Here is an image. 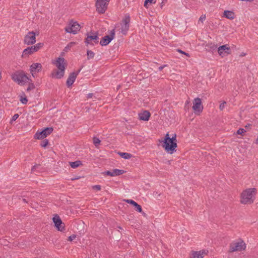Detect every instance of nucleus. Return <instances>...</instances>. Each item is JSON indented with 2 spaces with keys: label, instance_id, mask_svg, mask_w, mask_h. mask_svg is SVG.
I'll use <instances>...</instances> for the list:
<instances>
[{
  "label": "nucleus",
  "instance_id": "9d476101",
  "mask_svg": "<svg viewBox=\"0 0 258 258\" xmlns=\"http://www.w3.org/2000/svg\"><path fill=\"white\" fill-rule=\"evenodd\" d=\"M192 108L196 114H199L202 112L203 106L202 104V101L200 98L198 97L194 100Z\"/></svg>",
  "mask_w": 258,
  "mask_h": 258
},
{
  "label": "nucleus",
  "instance_id": "f3484780",
  "mask_svg": "<svg viewBox=\"0 0 258 258\" xmlns=\"http://www.w3.org/2000/svg\"><path fill=\"white\" fill-rule=\"evenodd\" d=\"M42 70V65L40 63H33L30 67V73L34 78L36 73L40 72Z\"/></svg>",
  "mask_w": 258,
  "mask_h": 258
},
{
  "label": "nucleus",
  "instance_id": "2eb2a0df",
  "mask_svg": "<svg viewBox=\"0 0 258 258\" xmlns=\"http://www.w3.org/2000/svg\"><path fill=\"white\" fill-rule=\"evenodd\" d=\"M218 52L222 57L229 54L231 52L230 47L227 45H223L218 48Z\"/></svg>",
  "mask_w": 258,
  "mask_h": 258
},
{
  "label": "nucleus",
  "instance_id": "864d4df0",
  "mask_svg": "<svg viewBox=\"0 0 258 258\" xmlns=\"http://www.w3.org/2000/svg\"><path fill=\"white\" fill-rule=\"evenodd\" d=\"M63 54H64V52H61L60 55H61V56H63Z\"/></svg>",
  "mask_w": 258,
  "mask_h": 258
},
{
  "label": "nucleus",
  "instance_id": "a211bd4d",
  "mask_svg": "<svg viewBox=\"0 0 258 258\" xmlns=\"http://www.w3.org/2000/svg\"><path fill=\"white\" fill-rule=\"evenodd\" d=\"M208 253L207 250H202L200 251H192L190 258H203L205 255H207Z\"/></svg>",
  "mask_w": 258,
  "mask_h": 258
},
{
  "label": "nucleus",
  "instance_id": "f8f14e48",
  "mask_svg": "<svg viewBox=\"0 0 258 258\" xmlns=\"http://www.w3.org/2000/svg\"><path fill=\"white\" fill-rule=\"evenodd\" d=\"M35 35L34 31L29 32L24 38V43L27 45L34 44L36 42Z\"/></svg>",
  "mask_w": 258,
  "mask_h": 258
},
{
  "label": "nucleus",
  "instance_id": "a19ab883",
  "mask_svg": "<svg viewBox=\"0 0 258 258\" xmlns=\"http://www.w3.org/2000/svg\"><path fill=\"white\" fill-rule=\"evenodd\" d=\"M40 166V164H35V165H34L32 167V169H31V172H34L35 171V170L38 168L39 166Z\"/></svg>",
  "mask_w": 258,
  "mask_h": 258
},
{
  "label": "nucleus",
  "instance_id": "0eeeda50",
  "mask_svg": "<svg viewBox=\"0 0 258 258\" xmlns=\"http://www.w3.org/2000/svg\"><path fill=\"white\" fill-rule=\"evenodd\" d=\"M81 28L80 24L77 22H74L73 20L69 22V26L65 28V31L67 33L76 34L80 31Z\"/></svg>",
  "mask_w": 258,
  "mask_h": 258
},
{
  "label": "nucleus",
  "instance_id": "393cba45",
  "mask_svg": "<svg viewBox=\"0 0 258 258\" xmlns=\"http://www.w3.org/2000/svg\"><path fill=\"white\" fill-rule=\"evenodd\" d=\"M33 53V52L32 50L31 49L30 47H27V48L25 49L23 52L22 56L25 57L26 56H28L30 54H31Z\"/></svg>",
  "mask_w": 258,
  "mask_h": 258
},
{
  "label": "nucleus",
  "instance_id": "20e7f679",
  "mask_svg": "<svg viewBox=\"0 0 258 258\" xmlns=\"http://www.w3.org/2000/svg\"><path fill=\"white\" fill-rule=\"evenodd\" d=\"M12 79L19 85H24L29 82L30 79L23 71H17L12 75Z\"/></svg>",
  "mask_w": 258,
  "mask_h": 258
},
{
  "label": "nucleus",
  "instance_id": "423d86ee",
  "mask_svg": "<svg viewBox=\"0 0 258 258\" xmlns=\"http://www.w3.org/2000/svg\"><path fill=\"white\" fill-rule=\"evenodd\" d=\"M110 0H97L95 3L96 11L100 14H104L107 9Z\"/></svg>",
  "mask_w": 258,
  "mask_h": 258
},
{
  "label": "nucleus",
  "instance_id": "c756f323",
  "mask_svg": "<svg viewBox=\"0 0 258 258\" xmlns=\"http://www.w3.org/2000/svg\"><path fill=\"white\" fill-rule=\"evenodd\" d=\"M87 55L88 59L92 58L94 56V53L90 50H88L87 51Z\"/></svg>",
  "mask_w": 258,
  "mask_h": 258
},
{
  "label": "nucleus",
  "instance_id": "ea45409f",
  "mask_svg": "<svg viewBox=\"0 0 258 258\" xmlns=\"http://www.w3.org/2000/svg\"><path fill=\"white\" fill-rule=\"evenodd\" d=\"M92 189L100 190L101 189V186L100 185H95L92 186Z\"/></svg>",
  "mask_w": 258,
  "mask_h": 258
},
{
  "label": "nucleus",
  "instance_id": "bb28decb",
  "mask_svg": "<svg viewBox=\"0 0 258 258\" xmlns=\"http://www.w3.org/2000/svg\"><path fill=\"white\" fill-rule=\"evenodd\" d=\"M156 0H145L144 2V7L148 8L149 6L152 4H155Z\"/></svg>",
  "mask_w": 258,
  "mask_h": 258
},
{
  "label": "nucleus",
  "instance_id": "39448f33",
  "mask_svg": "<svg viewBox=\"0 0 258 258\" xmlns=\"http://www.w3.org/2000/svg\"><path fill=\"white\" fill-rule=\"evenodd\" d=\"M246 244L243 240L239 239L238 241H233L230 244L229 252L241 251L245 250Z\"/></svg>",
  "mask_w": 258,
  "mask_h": 258
},
{
  "label": "nucleus",
  "instance_id": "b1692460",
  "mask_svg": "<svg viewBox=\"0 0 258 258\" xmlns=\"http://www.w3.org/2000/svg\"><path fill=\"white\" fill-rule=\"evenodd\" d=\"M118 154L121 158L125 159H130L132 157V155L128 153L119 152Z\"/></svg>",
  "mask_w": 258,
  "mask_h": 258
},
{
  "label": "nucleus",
  "instance_id": "ddd939ff",
  "mask_svg": "<svg viewBox=\"0 0 258 258\" xmlns=\"http://www.w3.org/2000/svg\"><path fill=\"white\" fill-rule=\"evenodd\" d=\"M82 68L83 67H82L79 70H78L76 72H74L70 74L66 82V84L68 87H71L74 83L78 75L81 72Z\"/></svg>",
  "mask_w": 258,
  "mask_h": 258
},
{
  "label": "nucleus",
  "instance_id": "cd10ccee",
  "mask_svg": "<svg viewBox=\"0 0 258 258\" xmlns=\"http://www.w3.org/2000/svg\"><path fill=\"white\" fill-rule=\"evenodd\" d=\"M30 82H29L28 84V87L27 89V91L29 92L30 91L32 90H33L35 89V87L33 83H32V80L30 79Z\"/></svg>",
  "mask_w": 258,
  "mask_h": 258
},
{
  "label": "nucleus",
  "instance_id": "72a5a7b5",
  "mask_svg": "<svg viewBox=\"0 0 258 258\" xmlns=\"http://www.w3.org/2000/svg\"><path fill=\"white\" fill-rule=\"evenodd\" d=\"M75 44V42H70L69 44H68L67 45V46H66L64 47V51L67 52L70 49V48Z\"/></svg>",
  "mask_w": 258,
  "mask_h": 258
},
{
  "label": "nucleus",
  "instance_id": "412c9836",
  "mask_svg": "<svg viewBox=\"0 0 258 258\" xmlns=\"http://www.w3.org/2000/svg\"><path fill=\"white\" fill-rule=\"evenodd\" d=\"M223 17L229 20H233L235 18V14L233 11L225 10L223 13Z\"/></svg>",
  "mask_w": 258,
  "mask_h": 258
},
{
  "label": "nucleus",
  "instance_id": "f03ea898",
  "mask_svg": "<svg viewBox=\"0 0 258 258\" xmlns=\"http://www.w3.org/2000/svg\"><path fill=\"white\" fill-rule=\"evenodd\" d=\"M53 63L57 67L58 70L54 71L52 74V77L56 79H61L64 75V70L67 66V61L63 57H59Z\"/></svg>",
  "mask_w": 258,
  "mask_h": 258
},
{
  "label": "nucleus",
  "instance_id": "e433bc0d",
  "mask_svg": "<svg viewBox=\"0 0 258 258\" xmlns=\"http://www.w3.org/2000/svg\"><path fill=\"white\" fill-rule=\"evenodd\" d=\"M245 131L243 128H239L237 131V134L238 135H242Z\"/></svg>",
  "mask_w": 258,
  "mask_h": 258
},
{
  "label": "nucleus",
  "instance_id": "a18cd8bd",
  "mask_svg": "<svg viewBox=\"0 0 258 258\" xmlns=\"http://www.w3.org/2000/svg\"><path fill=\"white\" fill-rule=\"evenodd\" d=\"M177 51L179 52H180V53H182V54H183L184 52L183 51L181 50V49H177Z\"/></svg>",
  "mask_w": 258,
  "mask_h": 258
},
{
  "label": "nucleus",
  "instance_id": "37998d69",
  "mask_svg": "<svg viewBox=\"0 0 258 258\" xmlns=\"http://www.w3.org/2000/svg\"><path fill=\"white\" fill-rule=\"evenodd\" d=\"M166 66H167V65H165H165H163V66H160V67L159 68V70L160 71H161L163 69V68H165V67H166Z\"/></svg>",
  "mask_w": 258,
  "mask_h": 258
},
{
  "label": "nucleus",
  "instance_id": "4468645a",
  "mask_svg": "<svg viewBox=\"0 0 258 258\" xmlns=\"http://www.w3.org/2000/svg\"><path fill=\"white\" fill-rule=\"evenodd\" d=\"M53 221L55 227L58 231H62L64 230V224L62 223L59 216L55 215L53 218Z\"/></svg>",
  "mask_w": 258,
  "mask_h": 258
},
{
  "label": "nucleus",
  "instance_id": "6e6552de",
  "mask_svg": "<svg viewBox=\"0 0 258 258\" xmlns=\"http://www.w3.org/2000/svg\"><path fill=\"white\" fill-rule=\"evenodd\" d=\"M53 130L52 127H46L40 132H37L35 134L34 138L39 140L43 139L44 138L46 137L48 135H50L52 132Z\"/></svg>",
  "mask_w": 258,
  "mask_h": 258
},
{
  "label": "nucleus",
  "instance_id": "1a4fd4ad",
  "mask_svg": "<svg viewBox=\"0 0 258 258\" xmlns=\"http://www.w3.org/2000/svg\"><path fill=\"white\" fill-rule=\"evenodd\" d=\"M115 30L112 29L110 32V35H105L103 37L100 41V44L101 46H106L108 45L114 38Z\"/></svg>",
  "mask_w": 258,
  "mask_h": 258
},
{
  "label": "nucleus",
  "instance_id": "5fc2aeb1",
  "mask_svg": "<svg viewBox=\"0 0 258 258\" xmlns=\"http://www.w3.org/2000/svg\"><path fill=\"white\" fill-rule=\"evenodd\" d=\"M75 178H78V179H79V177H75Z\"/></svg>",
  "mask_w": 258,
  "mask_h": 258
},
{
  "label": "nucleus",
  "instance_id": "de8ad7c7",
  "mask_svg": "<svg viewBox=\"0 0 258 258\" xmlns=\"http://www.w3.org/2000/svg\"><path fill=\"white\" fill-rule=\"evenodd\" d=\"M183 54L185 55L186 56H188V57H189V56H190V55H189V53H186V52H184Z\"/></svg>",
  "mask_w": 258,
  "mask_h": 258
},
{
  "label": "nucleus",
  "instance_id": "c03bdc74",
  "mask_svg": "<svg viewBox=\"0 0 258 258\" xmlns=\"http://www.w3.org/2000/svg\"><path fill=\"white\" fill-rule=\"evenodd\" d=\"M93 96V94L92 93H89L88 95H87V98H92Z\"/></svg>",
  "mask_w": 258,
  "mask_h": 258
},
{
  "label": "nucleus",
  "instance_id": "09e8293b",
  "mask_svg": "<svg viewBox=\"0 0 258 258\" xmlns=\"http://www.w3.org/2000/svg\"><path fill=\"white\" fill-rule=\"evenodd\" d=\"M254 143L256 144H258V136L257 137V138L256 139Z\"/></svg>",
  "mask_w": 258,
  "mask_h": 258
},
{
  "label": "nucleus",
  "instance_id": "c85d7f7f",
  "mask_svg": "<svg viewBox=\"0 0 258 258\" xmlns=\"http://www.w3.org/2000/svg\"><path fill=\"white\" fill-rule=\"evenodd\" d=\"M93 142L96 147H97L100 143V140L99 138L94 137L93 138Z\"/></svg>",
  "mask_w": 258,
  "mask_h": 258
},
{
  "label": "nucleus",
  "instance_id": "7ed1b4c3",
  "mask_svg": "<svg viewBox=\"0 0 258 258\" xmlns=\"http://www.w3.org/2000/svg\"><path fill=\"white\" fill-rule=\"evenodd\" d=\"M256 192L255 188H249L243 191L241 194L240 202L243 204H250L254 201V196Z\"/></svg>",
  "mask_w": 258,
  "mask_h": 258
},
{
  "label": "nucleus",
  "instance_id": "58836bf2",
  "mask_svg": "<svg viewBox=\"0 0 258 258\" xmlns=\"http://www.w3.org/2000/svg\"><path fill=\"white\" fill-rule=\"evenodd\" d=\"M226 103V102L225 101H223L222 103H221L220 104V106H219V109L220 110H223L224 108V106H225V104Z\"/></svg>",
  "mask_w": 258,
  "mask_h": 258
},
{
  "label": "nucleus",
  "instance_id": "dca6fc26",
  "mask_svg": "<svg viewBox=\"0 0 258 258\" xmlns=\"http://www.w3.org/2000/svg\"><path fill=\"white\" fill-rule=\"evenodd\" d=\"M126 171L123 170L113 169L112 171L107 170L102 172V174L104 175L115 176L123 174Z\"/></svg>",
  "mask_w": 258,
  "mask_h": 258
},
{
  "label": "nucleus",
  "instance_id": "603ef678",
  "mask_svg": "<svg viewBox=\"0 0 258 258\" xmlns=\"http://www.w3.org/2000/svg\"><path fill=\"white\" fill-rule=\"evenodd\" d=\"M76 179H78V178H72V180H76Z\"/></svg>",
  "mask_w": 258,
  "mask_h": 258
},
{
  "label": "nucleus",
  "instance_id": "c9c22d12",
  "mask_svg": "<svg viewBox=\"0 0 258 258\" xmlns=\"http://www.w3.org/2000/svg\"><path fill=\"white\" fill-rule=\"evenodd\" d=\"M206 20V15L203 14L201 16L199 21L203 22Z\"/></svg>",
  "mask_w": 258,
  "mask_h": 258
},
{
  "label": "nucleus",
  "instance_id": "9b49d317",
  "mask_svg": "<svg viewBox=\"0 0 258 258\" xmlns=\"http://www.w3.org/2000/svg\"><path fill=\"white\" fill-rule=\"evenodd\" d=\"M130 17L129 15H126L124 18L122 20L121 32L125 35L128 31L130 27Z\"/></svg>",
  "mask_w": 258,
  "mask_h": 258
},
{
  "label": "nucleus",
  "instance_id": "4be33fe9",
  "mask_svg": "<svg viewBox=\"0 0 258 258\" xmlns=\"http://www.w3.org/2000/svg\"><path fill=\"white\" fill-rule=\"evenodd\" d=\"M43 46V43H38L36 44L35 45L32 46L30 47L32 50L33 53L34 52L37 51L40 48H41Z\"/></svg>",
  "mask_w": 258,
  "mask_h": 258
},
{
  "label": "nucleus",
  "instance_id": "7c9ffc66",
  "mask_svg": "<svg viewBox=\"0 0 258 258\" xmlns=\"http://www.w3.org/2000/svg\"><path fill=\"white\" fill-rule=\"evenodd\" d=\"M136 208V210L139 213H142V208L141 206L139 205L137 203H136L134 206Z\"/></svg>",
  "mask_w": 258,
  "mask_h": 258
},
{
  "label": "nucleus",
  "instance_id": "f257e3e1",
  "mask_svg": "<svg viewBox=\"0 0 258 258\" xmlns=\"http://www.w3.org/2000/svg\"><path fill=\"white\" fill-rule=\"evenodd\" d=\"M160 143H163L162 147L169 154H172L177 147L176 135L174 134L171 138L169 133H167L163 140H159Z\"/></svg>",
  "mask_w": 258,
  "mask_h": 258
},
{
  "label": "nucleus",
  "instance_id": "473e14b6",
  "mask_svg": "<svg viewBox=\"0 0 258 258\" xmlns=\"http://www.w3.org/2000/svg\"><path fill=\"white\" fill-rule=\"evenodd\" d=\"M48 140L47 139H44L41 142L40 145L42 147L45 148L48 145Z\"/></svg>",
  "mask_w": 258,
  "mask_h": 258
},
{
  "label": "nucleus",
  "instance_id": "79ce46f5",
  "mask_svg": "<svg viewBox=\"0 0 258 258\" xmlns=\"http://www.w3.org/2000/svg\"><path fill=\"white\" fill-rule=\"evenodd\" d=\"M19 115L18 114H15L11 119V121H15L18 117Z\"/></svg>",
  "mask_w": 258,
  "mask_h": 258
},
{
  "label": "nucleus",
  "instance_id": "a878e982",
  "mask_svg": "<svg viewBox=\"0 0 258 258\" xmlns=\"http://www.w3.org/2000/svg\"><path fill=\"white\" fill-rule=\"evenodd\" d=\"M23 96H20V101L23 104H26L28 102V99L24 93H23Z\"/></svg>",
  "mask_w": 258,
  "mask_h": 258
},
{
  "label": "nucleus",
  "instance_id": "aec40b11",
  "mask_svg": "<svg viewBox=\"0 0 258 258\" xmlns=\"http://www.w3.org/2000/svg\"><path fill=\"white\" fill-rule=\"evenodd\" d=\"M87 37L86 38L85 42L88 45L89 44H91L90 42L91 41H94L95 43H97L98 42V36L97 34L95 35H89L88 34H87Z\"/></svg>",
  "mask_w": 258,
  "mask_h": 258
},
{
  "label": "nucleus",
  "instance_id": "4c0bfd02",
  "mask_svg": "<svg viewBox=\"0 0 258 258\" xmlns=\"http://www.w3.org/2000/svg\"><path fill=\"white\" fill-rule=\"evenodd\" d=\"M76 238V235L75 234H72L68 237V240L70 241H72Z\"/></svg>",
  "mask_w": 258,
  "mask_h": 258
},
{
  "label": "nucleus",
  "instance_id": "49530a36",
  "mask_svg": "<svg viewBox=\"0 0 258 258\" xmlns=\"http://www.w3.org/2000/svg\"><path fill=\"white\" fill-rule=\"evenodd\" d=\"M183 54L185 55L186 56H188V57H189V56H190V55H189V53H186V52H184Z\"/></svg>",
  "mask_w": 258,
  "mask_h": 258
},
{
  "label": "nucleus",
  "instance_id": "f704fd0d",
  "mask_svg": "<svg viewBox=\"0 0 258 258\" xmlns=\"http://www.w3.org/2000/svg\"><path fill=\"white\" fill-rule=\"evenodd\" d=\"M125 202H126L128 204H130L132 205H133V206L135 205V204L136 203V202H135L134 200H125Z\"/></svg>",
  "mask_w": 258,
  "mask_h": 258
},
{
  "label": "nucleus",
  "instance_id": "5701e85b",
  "mask_svg": "<svg viewBox=\"0 0 258 258\" xmlns=\"http://www.w3.org/2000/svg\"><path fill=\"white\" fill-rule=\"evenodd\" d=\"M69 163L71 167L74 169L76 168L80 165H82V162L80 160H77L75 162H69Z\"/></svg>",
  "mask_w": 258,
  "mask_h": 258
},
{
  "label": "nucleus",
  "instance_id": "6ab92c4d",
  "mask_svg": "<svg viewBox=\"0 0 258 258\" xmlns=\"http://www.w3.org/2000/svg\"><path fill=\"white\" fill-rule=\"evenodd\" d=\"M138 115L139 119L144 121H148L151 116V113L148 110H144L143 112L139 113Z\"/></svg>",
  "mask_w": 258,
  "mask_h": 258
},
{
  "label": "nucleus",
  "instance_id": "2f4dec72",
  "mask_svg": "<svg viewBox=\"0 0 258 258\" xmlns=\"http://www.w3.org/2000/svg\"><path fill=\"white\" fill-rule=\"evenodd\" d=\"M207 46L213 50H216V49L217 48V45L212 43L208 44Z\"/></svg>",
  "mask_w": 258,
  "mask_h": 258
},
{
  "label": "nucleus",
  "instance_id": "3c124183",
  "mask_svg": "<svg viewBox=\"0 0 258 258\" xmlns=\"http://www.w3.org/2000/svg\"><path fill=\"white\" fill-rule=\"evenodd\" d=\"M23 200V201L24 202H25V203H28V202L26 201V200L25 199H23V200Z\"/></svg>",
  "mask_w": 258,
  "mask_h": 258
},
{
  "label": "nucleus",
  "instance_id": "8fccbe9b",
  "mask_svg": "<svg viewBox=\"0 0 258 258\" xmlns=\"http://www.w3.org/2000/svg\"><path fill=\"white\" fill-rule=\"evenodd\" d=\"M141 213L143 215V216H144V217L147 216V214L143 212V211H142V213Z\"/></svg>",
  "mask_w": 258,
  "mask_h": 258
}]
</instances>
